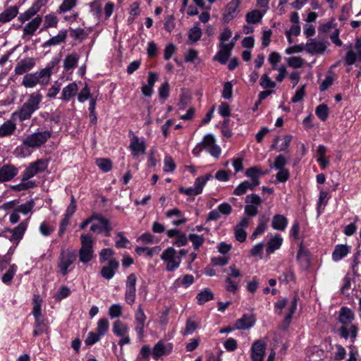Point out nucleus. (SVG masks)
<instances>
[{
    "mask_svg": "<svg viewBox=\"0 0 361 361\" xmlns=\"http://www.w3.org/2000/svg\"><path fill=\"white\" fill-rule=\"evenodd\" d=\"M42 99V95L39 92H36L30 94L21 108L13 113L12 117L17 116L20 121L30 119L33 113L39 109Z\"/></svg>",
    "mask_w": 361,
    "mask_h": 361,
    "instance_id": "f257e3e1",
    "label": "nucleus"
},
{
    "mask_svg": "<svg viewBox=\"0 0 361 361\" xmlns=\"http://www.w3.org/2000/svg\"><path fill=\"white\" fill-rule=\"evenodd\" d=\"M51 133L49 130L39 131L27 135L23 141V145L32 148H39L50 138Z\"/></svg>",
    "mask_w": 361,
    "mask_h": 361,
    "instance_id": "f03ea898",
    "label": "nucleus"
},
{
    "mask_svg": "<svg viewBox=\"0 0 361 361\" xmlns=\"http://www.w3.org/2000/svg\"><path fill=\"white\" fill-rule=\"evenodd\" d=\"M81 247L79 250V259L81 262L86 264L92 260L93 257V240L89 234L80 235Z\"/></svg>",
    "mask_w": 361,
    "mask_h": 361,
    "instance_id": "7ed1b4c3",
    "label": "nucleus"
},
{
    "mask_svg": "<svg viewBox=\"0 0 361 361\" xmlns=\"http://www.w3.org/2000/svg\"><path fill=\"white\" fill-rule=\"evenodd\" d=\"M161 258L167 263L166 270L172 271L176 269L180 262L181 258L177 255L176 251L173 247H168L161 254Z\"/></svg>",
    "mask_w": 361,
    "mask_h": 361,
    "instance_id": "20e7f679",
    "label": "nucleus"
},
{
    "mask_svg": "<svg viewBox=\"0 0 361 361\" xmlns=\"http://www.w3.org/2000/svg\"><path fill=\"white\" fill-rule=\"evenodd\" d=\"M48 166L47 159H38L31 163L23 173L22 180H27L36 174L44 171Z\"/></svg>",
    "mask_w": 361,
    "mask_h": 361,
    "instance_id": "39448f33",
    "label": "nucleus"
},
{
    "mask_svg": "<svg viewBox=\"0 0 361 361\" xmlns=\"http://www.w3.org/2000/svg\"><path fill=\"white\" fill-rule=\"evenodd\" d=\"M76 259L75 253L71 250H63L59 256V268L61 274L66 276L69 271L68 267L74 262Z\"/></svg>",
    "mask_w": 361,
    "mask_h": 361,
    "instance_id": "423d86ee",
    "label": "nucleus"
},
{
    "mask_svg": "<svg viewBox=\"0 0 361 361\" xmlns=\"http://www.w3.org/2000/svg\"><path fill=\"white\" fill-rule=\"evenodd\" d=\"M137 278L135 274H130L126 280L125 300L127 304L132 305L135 301Z\"/></svg>",
    "mask_w": 361,
    "mask_h": 361,
    "instance_id": "0eeeda50",
    "label": "nucleus"
},
{
    "mask_svg": "<svg viewBox=\"0 0 361 361\" xmlns=\"http://www.w3.org/2000/svg\"><path fill=\"white\" fill-rule=\"evenodd\" d=\"M58 62L59 60L53 61L49 63L47 66L42 68L39 72H35L37 75V80L39 85L45 86L49 83L53 68Z\"/></svg>",
    "mask_w": 361,
    "mask_h": 361,
    "instance_id": "6e6552de",
    "label": "nucleus"
},
{
    "mask_svg": "<svg viewBox=\"0 0 361 361\" xmlns=\"http://www.w3.org/2000/svg\"><path fill=\"white\" fill-rule=\"evenodd\" d=\"M173 349V345L171 343H166L163 340L156 343L152 350V355L154 360H157L162 356L169 355Z\"/></svg>",
    "mask_w": 361,
    "mask_h": 361,
    "instance_id": "1a4fd4ad",
    "label": "nucleus"
},
{
    "mask_svg": "<svg viewBox=\"0 0 361 361\" xmlns=\"http://www.w3.org/2000/svg\"><path fill=\"white\" fill-rule=\"evenodd\" d=\"M202 144L203 147L214 157L218 158L220 156L221 148L216 145L215 139L212 135H206L202 141Z\"/></svg>",
    "mask_w": 361,
    "mask_h": 361,
    "instance_id": "9d476101",
    "label": "nucleus"
},
{
    "mask_svg": "<svg viewBox=\"0 0 361 361\" xmlns=\"http://www.w3.org/2000/svg\"><path fill=\"white\" fill-rule=\"evenodd\" d=\"M28 226V221L27 220L23 221L20 222L17 226L15 228L11 229V228H6V231L9 232L11 235L9 238V240L11 242L16 243L18 244L20 240L23 238L27 228Z\"/></svg>",
    "mask_w": 361,
    "mask_h": 361,
    "instance_id": "9b49d317",
    "label": "nucleus"
},
{
    "mask_svg": "<svg viewBox=\"0 0 361 361\" xmlns=\"http://www.w3.org/2000/svg\"><path fill=\"white\" fill-rule=\"evenodd\" d=\"M266 344L262 340L255 341L251 347V359L252 361H264Z\"/></svg>",
    "mask_w": 361,
    "mask_h": 361,
    "instance_id": "f8f14e48",
    "label": "nucleus"
},
{
    "mask_svg": "<svg viewBox=\"0 0 361 361\" xmlns=\"http://www.w3.org/2000/svg\"><path fill=\"white\" fill-rule=\"evenodd\" d=\"M18 173V169L13 164H6L0 166V183L11 180Z\"/></svg>",
    "mask_w": 361,
    "mask_h": 361,
    "instance_id": "ddd939ff",
    "label": "nucleus"
},
{
    "mask_svg": "<svg viewBox=\"0 0 361 361\" xmlns=\"http://www.w3.org/2000/svg\"><path fill=\"white\" fill-rule=\"evenodd\" d=\"M229 271L228 276L226 279V289L229 292H235L238 288V285L237 283L233 281L231 279V277L238 278L241 276V274L238 269H236L235 265H231L228 267V270H225V271Z\"/></svg>",
    "mask_w": 361,
    "mask_h": 361,
    "instance_id": "4468645a",
    "label": "nucleus"
},
{
    "mask_svg": "<svg viewBox=\"0 0 361 361\" xmlns=\"http://www.w3.org/2000/svg\"><path fill=\"white\" fill-rule=\"evenodd\" d=\"M219 46L220 50L214 56V60L225 64L231 55V50L234 47V42H231L229 44L220 43Z\"/></svg>",
    "mask_w": 361,
    "mask_h": 361,
    "instance_id": "2eb2a0df",
    "label": "nucleus"
},
{
    "mask_svg": "<svg viewBox=\"0 0 361 361\" xmlns=\"http://www.w3.org/2000/svg\"><path fill=\"white\" fill-rule=\"evenodd\" d=\"M242 0H231L226 6L223 13L222 19L224 23H228L237 16V9Z\"/></svg>",
    "mask_w": 361,
    "mask_h": 361,
    "instance_id": "dca6fc26",
    "label": "nucleus"
},
{
    "mask_svg": "<svg viewBox=\"0 0 361 361\" xmlns=\"http://www.w3.org/2000/svg\"><path fill=\"white\" fill-rule=\"evenodd\" d=\"M355 50V51L353 49H350L346 53L345 62L348 66L354 64L356 61H361V39H357Z\"/></svg>",
    "mask_w": 361,
    "mask_h": 361,
    "instance_id": "f3484780",
    "label": "nucleus"
},
{
    "mask_svg": "<svg viewBox=\"0 0 361 361\" xmlns=\"http://www.w3.org/2000/svg\"><path fill=\"white\" fill-rule=\"evenodd\" d=\"M42 22V18L41 16H37L34 19H32L30 22L27 23L23 27V39H30L31 36L34 35L35 31L39 27Z\"/></svg>",
    "mask_w": 361,
    "mask_h": 361,
    "instance_id": "a211bd4d",
    "label": "nucleus"
},
{
    "mask_svg": "<svg viewBox=\"0 0 361 361\" xmlns=\"http://www.w3.org/2000/svg\"><path fill=\"white\" fill-rule=\"evenodd\" d=\"M255 322L256 319L253 314H245L235 321L234 328L240 330L249 329L255 325Z\"/></svg>",
    "mask_w": 361,
    "mask_h": 361,
    "instance_id": "6ab92c4d",
    "label": "nucleus"
},
{
    "mask_svg": "<svg viewBox=\"0 0 361 361\" xmlns=\"http://www.w3.org/2000/svg\"><path fill=\"white\" fill-rule=\"evenodd\" d=\"M129 148L135 158H137L140 154H145L146 145L145 141L140 140L139 137L135 135L131 138Z\"/></svg>",
    "mask_w": 361,
    "mask_h": 361,
    "instance_id": "aec40b11",
    "label": "nucleus"
},
{
    "mask_svg": "<svg viewBox=\"0 0 361 361\" xmlns=\"http://www.w3.org/2000/svg\"><path fill=\"white\" fill-rule=\"evenodd\" d=\"M35 66V61L33 58H26L18 61L15 67L16 75H23L27 73Z\"/></svg>",
    "mask_w": 361,
    "mask_h": 361,
    "instance_id": "412c9836",
    "label": "nucleus"
},
{
    "mask_svg": "<svg viewBox=\"0 0 361 361\" xmlns=\"http://www.w3.org/2000/svg\"><path fill=\"white\" fill-rule=\"evenodd\" d=\"M326 44L324 42L317 41L315 39H310L307 41L305 49L312 54H322L325 49Z\"/></svg>",
    "mask_w": 361,
    "mask_h": 361,
    "instance_id": "4be33fe9",
    "label": "nucleus"
},
{
    "mask_svg": "<svg viewBox=\"0 0 361 361\" xmlns=\"http://www.w3.org/2000/svg\"><path fill=\"white\" fill-rule=\"evenodd\" d=\"M118 267L119 262L115 259H111L106 266L102 267L101 275L103 278L109 280L114 277L115 271L118 269Z\"/></svg>",
    "mask_w": 361,
    "mask_h": 361,
    "instance_id": "5701e85b",
    "label": "nucleus"
},
{
    "mask_svg": "<svg viewBox=\"0 0 361 361\" xmlns=\"http://www.w3.org/2000/svg\"><path fill=\"white\" fill-rule=\"evenodd\" d=\"M41 6V1L37 0L32 5V6L29 9H27L25 12L20 15V16L18 17V20L22 23H24L30 20L40 10Z\"/></svg>",
    "mask_w": 361,
    "mask_h": 361,
    "instance_id": "b1692460",
    "label": "nucleus"
},
{
    "mask_svg": "<svg viewBox=\"0 0 361 361\" xmlns=\"http://www.w3.org/2000/svg\"><path fill=\"white\" fill-rule=\"evenodd\" d=\"M16 130V124L12 120H8L0 126V137L11 136Z\"/></svg>",
    "mask_w": 361,
    "mask_h": 361,
    "instance_id": "393cba45",
    "label": "nucleus"
},
{
    "mask_svg": "<svg viewBox=\"0 0 361 361\" xmlns=\"http://www.w3.org/2000/svg\"><path fill=\"white\" fill-rule=\"evenodd\" d=\"M18 13V8L16 6H10L0 13V23H6L13 19Z\"/></svg>",
    "mask_w": 361,
    "mask_h": 361,
    "instance_id": "a878e982",
    "label": "nucleus"
},
{
    "mask_svg": "<svg viewBox=\"0 0 361 361\" xmlns=\"http://www.w3.org/2000/svg\"><path fill=\"white\" fill-rule=\"evenodd\" d=\"M350 252V247L346 245H337L332 253L334 261L338 262Z\"/></svg>",
    "mask_w": 361,
    "mask_h": 361,
    "instance_id": "bb28decb",
    "label": "nucleus"
},
{
    "mask_svg": "<svg viewBox=\"0 0 361 361\" xmlns=\"http://www.w3.org/2000/svg\"><path fill=\"white\" fill-rule=\"evenodd\" d=\"M67 37L66 30H61L57 35L50 38L46 42L44 43L43 47L56 46L65 42Z\"/></svg>",
    "mask_w": 361,
    "mask_h": 361,
    "instance_id": "cd10ccee",
    "label": "nucleus"
},
{
    "mask_svg": "<svg viewBox=\"0 0 361 361\" xmlns=\"http://www.w3.org/2000/svg\"><path fill=\"white\" fill-rule=\"evenodd\" d=\"M78 90V85L75 82L69 84L63 89L61 99L66 102L69 101L76 94Z\"/></svg>",
    "mask_w": 361,
    "mask_h": 361,
    "instance_id": "c85d7f7f",
    "label": "nucleus"
},
{
    "mask_svg": "<svg viewBox=\"0 0 361 361\" xmlns=\"http://www.w3.org/2000/svg\"><path fill=\"white\" fill-rule=\"evenodd\" d=\"M297 259L305 267L310 266V252L301 244L297 255Z\"/></svg>",
    "mask_w": 361,
    "mask_h": 361,
    "instance_id": "c756f323",
    "label": "nucleus"
},
{
    "mask_svg": "<svg viewBox=\"0 0 361 361\" xmlns=\"http://www.w3.org/2000/svg\"><path fill=\"white\" fill-rule=\"evenodd\" d=\"M287 224V219L281 214H276L272 219L271 226L276 230L283 231Z\"/></svg>",
    "mask_w": 361,
    "mask_h": 361,
    "instance_id": "7c9ffc66",
    "label": "nucleus"
},
{
    "mask_svg": "<svg viewBox=\"0 0 361 361\" xmlns=\"http://www.w3.org/2000/svg\"><path fill=\"white\" fill-rule=\"evenodd\" d=\"M354 319V314L350 309L348 307H342L339 312V321L343 324H350Z\"/></svg>",
    "mask_w": 361,
    "mask_h": 361,
    "instance_id": "2f4dec72",
    "label": "nucleus"
},
{
    "mask_svg": "<svg viewBox=\"0 0 361 361\" xmlns=\"http://www.w3.org/2000/svg\"><path fill=\"white\" fill-rule=\"evenodd\" d=\"M283 242V238L279 234H276L274 237L270 239L267 243V253H272L276 250H278Z\"/></svg>",
    "mask_w": 361,
    "mask_h": 361,
    "instance_id": "473e14b6",
    "label": "nucleus"
},
{
    "mask_svg": "<svg viewBox=\"0 0 361 361\" xmlns=\"http://www.w3.org/2000/svg\"><path fill=\"white\" fill-rule=\"evenodd\" d=\"M259 10H253L246 14V21L250 24H256L261 21L264 13Z\"/></svg>",
    "mask_w": 361,
    "mask_h": 361,
    "instance_id": "72a5a7b5",
    "label": "nucleus"
},
{
    "mask_svg": "<svg viewBox=\"0 0 361 361\" xmlns=\"http://www.w3.org/2000/svg\"><path fill=\"white\" fill-rule=\"evenodd\" d=\"M78 59L79 56L75 53H73L71 54L66 56L63 61L64 68L68 71L76 67Z\"/></svg>",
    "mask_w": 361,
    "mask_h": 361,
    "instance_id": "f704fd0d",
    "label": "nucleus"
},
{
    "mask_svg": "<svg viewBox=\"0 0 361 361\" xmlns=\"http://www.w3.org/2000/svg\"><path fill=\"white\" fill-rule=\"evenodd\" d=\"M22 85L27 88H32L39 85L37 75L35 73L25 74L23 78Z\"/></svg>",
    "mask_w": 361,
    "mask_h": 361,
    "instance_id": "c9c22d12",
    "label": "nucleus"
},
{
    "mask_svg": "<svg viewBox=\"0 0 361 361\" xmlns=\"http://www.w3.org/2000/svg\"><path fill=\"white\" fill-rule=\"evenodd\" d=\"M269 221V217L262 216L259 219V224L252 233L251 238L255 239L257 235L263 233L267 228V224Z\"/></svg>",
    "mask_w": 361,
    "mask_h": 361,
    "instance_id": "e433bc0d",
    "label": "nucleus"
},
{
    "mask_svg": "<svg viewBox=\"0 0 361 361\" xmlns=\"http://www.w3.org/2000/svg\"><path fill=\"white\" fill-rule=\"evenodd\" d=\"M128 331V326L120 320H117L114 322L113 324V332L118 336H123L127 334Z\"/></svg>",
    "mask_w": 361,
    "mask_h": 361,
    "instance_id": "4c0bfd02",
    "label": "nucleus"
},
{
    "mask_svg": "<svg viewBox=\"0 0 361 361\" xmlns=\"http://www.w3.org/2000/svg\"><path fill=\"white\" fill-rule=\"evenodd\" d=\"M258 171L259 169L256 167L247 169L245 171V175L251 178V182L250 183L255 187H257L259 184V176L257 175Z\"/></svg>",
    "mask_w": 361,
    "mask_h": 361,
    "instance_id": "58836bf2",
    "label": "nucleus"
},
{
    "mask_svg": "<svg viewBox=\"0 0 361 361\" xmlns=\"http://www.w3.org/2000/svg\"><path fill=\"white\" fill-rule=\"evenodd\" d=\"M256 187L253 186L249 181H243L233 191L235 195H242L246 193L248 189L252 190Z\"/></svg>",
    "mask_w": 361,
    "mask_h": 361,
    "instance_id": "ea45409f",
    "label": "nucleus"
},
{
    "mask_svg": "<svg viewBox=\"0 0 361 361\" xmlns=\"http://www.w3.org/2000/svg\"><path fill=\"white\" fill-rule=\"evenodd\" d=\"M213 298L214 295L212 292L208 288H206L199 293L197 296V299L200 305H203L206 302L212 300Z\"/></svg>",
    "mask_w": 361,
    "mask_h": 361,
    "instance_id": "a19ab883",
    "label": "nucleus"
},
{
    "mask_svg": "<svg viewBox=\"0 0 361 361\" xmlns=\"http://www.w3.org/2000/svg\"><path fill=\"white\" fill-rule=\"evenodd\" d=\"M42 299L39 295H34L33 298V310L32 313L35 317V319L43 318L41 314V305H42Z\"/></svg>",
    "mask_w": 361,
    "mask_h": 361,
    "instance_id": "79ce46f5",
    "label": "nucleus"
},
{
    "mask_svg": "<svg viewBox=\"0 0 361 361\" xmlns=\"http://www.w3.org/2000/svg\"><path fill=\"white\" fill-rule=\"evenodd\" d=\"M286 164V158L283 155L279 154L275 158L274 162L269 164V166L274 168L276 170L284 169Z\"/></svg>",
    "mask_w": 361,
    "mask_h": 361,
    "instance_id": "37998d69",
    "label": "nucleus"
},
{
    "mask_svg": "<svg viewBox=\"0 0 361 361\" xmlns=\"http://www.w3.org/2000/svg\"><path fill=\"white\" fill-rule=\"evenodd\" d=\"M77 1V0H63L59 7L58 12L63 13L71 11L76 6Z\"/></svg>",
    "mask_w": 361,
    "mask_h": 361,
    "instance_id": "c03bdc74",
    "label": "nucleus"
},
{
    "mask_svg": "<svg viewBox=\"0 0 361 361\" xmlns=\"http://www.w3.org/2000/svg\"><path fill=\"white\" fill-rule=\"evenodd\" d=\"M35 327L33 331L34 336H38L43 332H47V326L43 318L35 319Z\"/></svg>",
    "mask_w": 361,
    "mask_h": 361,
    "instance_id": "a18cd8bd",
    "label": "nucleus"
},
{
    "mask_svg": "<svg viewBox=\"0 0 361 361\" xmlns=\"http://www.w3.org/2000/svg\"><path fill=\"white\" fill-rule=\"evenodd\" d=\"M213 176L212 173L206 174L204 176H200L196 178L194 184V187L200 190V194L202 192L203 187L205 185L208 180L212 178Z\"/></svg>",
    "mask_w": 361,
    "mask_h": 361,
    "instance_id": "49530a36",
    "label": "nucleus"
},
{
    "mask_svg": "<svg viewBox=\"0 0 361 361\" xmlns=\"http://www.w3.org/2000/svg\"><path fill=\"white\" fill-rule=\"evenodd\" d=\"M58 24V18L54 14H48L44 16L43 29L56 27Z\"/></svg>",
    "mask_w": 361,
    "mask_h": 361,
    "instance_id": "de8ad7c7",
    "label": "nucleus"
},
{
    "mask_svg": "<svg viewBox=\"0 0 361 361\" xmlns=\"http://www.w3.org/2000/svg\"><path fill=\"white\" fill-rule=\"evenodd\" d=\"M315 113L322 121H324L329 116V108L326 104H319L317 106Z\"/></svg>",
    "mask_w": 361,
    "mask_h": 361,
    "instance_id": "09e8293b",
    "label": "nucleus"
},
{
    "mask_svg": "<svg viewBox=\"0 0 361 361\" xmlns=\"http://www.w3.org/2000/svg\"><path fill=\"white\" fill-rule=\"evenodd\" d=\"M35 206V202L33 200H30L26 202L25 204H23L20 206H18L15 208L16 212L18 213L20 212L23 214H27L30 212H32V210Z\"/></svg>",
    "mask_w": 361,
    "mask_h": 361,
    "instance_id": "8fccbe9b",
    "label": "nucleus"
},
{
    "mask_svg": "<svg viewBox=\"0 0 361 361\" xmlns=\"http://www.w3.org/2000/svg\"><path fill=\"white\" fill-rule=\"evenodd\" d=\"M297 300L298 298L297 296H295L291 302L290 306L289 307V312L284 318V323L286 324V326H288V324H290L292 319V316L295 312L297 307Z\"/></svg>",
    "mask_w": 361,
    "mask_h": 361,
    "instance_id": "3c124183",
    "label": "nucleus"
},
{
    "mask_svg": "<svg viewBox=\"0 0 361 361\" xmlns=\"http://www.w3.org/2000/svg\"><path fill=\"white\" fill-rule=\"evenodd\" d=\"M96 164L104 172H108L112 169V162L108 159H97Z\"/></svg>",
    "mask_w": 361,
    "mask_h": 361,
    "instance_id": "603ef678",
    "label": "nucleus"
},
{
    "mask_svg": "<svg viewBox=\"0 0 361 361\" xmlns=\"http://www.w3.org/2000/svg\"><path fill=\"white\" fill-rule=\"evenodd\" d=\"M260 85L264 89L274 88L276 86V83L270 79L269 73H267L262 75Z\"/></svg>",
    "mask_w": 361,
    "mask_h": 361,
    "instance_id": "864d4df0",
    "label": "nucleus"
},
{
    "mask_svg": "<svg viewBox=\"0 0 361 361\" xmlns=\"http://www.w3.org/2000/svg\"><path fill=\"white\" fill-rule=\"evenodd\" d=\"M16 271V266L15 264H12L10 266L9 269L2 276V281L4 283H8L11 281L14 274Z\"/></svg>",
    "mask_w": 361,
    "mask_h": 361,
    "instance_id": "5fc2aeb1",
    "label": "nucleus"
},
{
    "mask_svg": "<svg viewBox=\"0 0 361 361\" xmlns=\"http://www.w3.org/2000/svg\"><path fill=\"white\" fill-rule=\"evenodd\" d=\"M202 36V30L200 27L195 26L191 28L188 32L189 39L192 42H197Z\"/></svg>",
    "mask_w": 361,
    "mask_h": 361,
    "instance_id": "6e6d98bb",
    "label": "nucleus"
},
{
    "mask_svg": "<svg viewBox=\"0 0 361 361\" xmlns=\"http://www.w3.org/2000/svg\"><path fill=\"white\" fill-rule=\"evenodd\" d=\"M147 317L144 313L142 305L137 307V311L135 313V324L145 323Z\"/></svg>",
    "mask_w": 361,
    "mask_h": 361,
    "instance_id": "4d7b16f0",
    "label": "nucleus"
},
{
    "mask_svg": "<svg viewBox=\"0 0 361 361\" xmlns=\"http://www.w3.org/2000/svg\"><path fill=\"white\" fill-rule=\"evenodd\" d=\"M287 62L288 65L293 68H300L304 63L303 59L299 56L290 57Z\"/></svg>",
    "mask_w": 361,
    "mask_h": 361,
    "instance_id": "13d9d810",
    "label": "nucleus"
},
{
    "mask_svg": "<svg viewBox=\"0 0 361 361\" xmlns=\"http://www.w3.org/2000/svg\"><path fill=\"white\" fill-rule=\"evenodd\" d=\"M109 321L106 319H101L98 321L97 331L100 336L104 335L109 329Z\"/></svg>",
    "mask_w": 361,
    "mask_h": 361,
    "instance_id": "bf43d9fd",
    "label": "nucleus"
},
{
    "mask_svg": "<svg viewBox=\"0 0 361 361\" xmlns=\"http://www.w3.org/2000/svg\"><path fill=\"white\" fill-rule=\"evenodd\" d=\"M189 239L192 243L195 250H197L204 243V238L197 234L189 235Z\"/></svg>",
    "mask_w": 361,
    "mask_h": 361,
    "instance_id": "052dcab7",
    "label": "nucleus"
},
{
    "mask_svg": "<svg viewBox=\"0 0 361 361\" xmlns=\"http://www.w3.org/2000/svg\"><path fill=\"white\" fill-rule=\"evenodd\" d=\"M71 293L69 288L67 286H62L59 288L58 292L55 294L54 298L56 300H61L62 299L68 297Z\"/></svg>",
    "mask_w": 361,
    "mask_h": 361,
    "instance_id": "680f3d73",
    "label": "nucleus"
},
{
    "mask_svg": "<svg viewBox=\"0 0 361 361\" xmlns=\"http://www.w3.org/2000/svg\"><path fill=\"white\" fill-rule=\"evenodd\" d=\"M90 90L88 85L86 84L81 90L78 95V99L80 102H84L87 99L90 98Z\"/></svg>",
    "mask_w": 361,
    "mask_h": 361,
    "instance_id": "e2e57ef3",
    "label": "nucleus"
},
{
    "mask_svg": "<svg viewBox=\"0 0 361 361\" xmlns=\"http://www.w3.org/2000/svg\"><path fill=\"white\" fill-rule=\"evenodd\" d=\"M114 255V251L111 248H104L99 252L100 262L109 259Z\"/></svg>",
    "mask_w": 361,
    "mask_h": 361,
    "instance_id": "0e129e2a",
    "label": "nucleus"
},
{
    "mask_svg": "<svg viewBox=\"0 0 361 361\" xmlns=\"http://www.w3.org/2000/svg\"><path fill=\"white\" fill-rule=\"evenodd\" d=\"M245 202L247 204H252L257 207L262 202L260 197L256 194H252L247 195L245 198Z\"/></svg>",
    "mask_w": 361,
    "mask_h": 361,
    "instance_id": "69168bd1",
    "label": "nucleus"
},
{
    "mask_svg": "<svg viewBox=\"0 0 361 361\" xmlns=\"http://www.w3.org/2000/svg\"><path fill=\"white\" fill-rule=\"evenodd\" d=\"M276 175V180L279 182L284 183L288 180L290 177L289 171L287 169H279Z\"/></svg>",
    "mask_w": 361,
    "mask_h": 361,
    "instance_id": "338daca9",
    "label": "nucleus"
},
{
    "mask_svg": "<svg viewBox=\"0 0 361 361\" xmlns=\"http://www.w3.org/2000/svg\"><path fill=\"white\" fill-rule=\"evenodd\" d=\"M109 313L111 318L118 317L122 314V307L118 304H114L110 307Z\"/></svg>",
    "mask_w": 361,
    "mask_h": 361,
    "instance_id": "774afa93",
    "label": "nucleus"
}]
</instances>
